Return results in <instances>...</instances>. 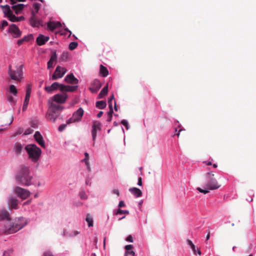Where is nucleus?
<instances>
[{
    "instance_id": "37",
    "label": "nucleus",
    "mask_w": 256,
    "mask_h": 256,
    "mask_svg": "<svg viewBox=\"0 0 256 256\" xmlns=\"http://www.w3.org/2000/svg\"><path fill=\"white\" fill-rule=\"evenodd\" d=\"M124 256H135V253L133 250L126 251Z\"/></svg>"
},
{
    "instance_id": "56",
    "label": "nucleus",
    "mask_w": 256,
    "mask_h": 256,
    "mask_svg": "<svg viewBox=\"0 0 256 256\" xmlns=\"http://www.w3.org/2000/svg\"><path fill=\"white\" fill-rule=\"evenodd\" d=\"M114 99V94H112L110 98V99L108 100V105L110 104H112V100Z\"/></svg>"
},
{
    "instance_id": "48",
    "label": "nucleus",
    "mask_w": 256,
    "mask_h": 256,
    "mask_svg": "<svg viewBox=\"0 0 256 256\" xmlns=\"http://www.w3.org/2000/svg\"><path fill=\"white\" fill-rule=\"evenodd\" d=\"M30 95L26 94V96H25L24 102L28 103L30 98Z\"/></svg>"
},
{
    "instance_id": "27",
    "label": "nucleus",
    "mask_w": 256,
    "mask_h": 256,
    "mask_svg": "<svg viewBox=\"0 0 256 256\" xmlns=\"http://www.w3.org/2000/svg\"><path fill=\"white\" fill-rule=\"evenodd\" d=\"M108 92V86L106 85L102 89V90L100 91V92L98 94V98H102L104 96H105L107 94Z\"/></svg>"
},
{
    "instance_id": "59",
    "label": "nucleus",
    "mask_w": 256,
    "mask_h": 256,
    "mask_svg": "<svg viewBox=\"0 0 256 256\" xmlns=\"http://www.w3.org/2000/svg\"><path fill=\"white\" fill-rule=\"evenodd\" d=\"M44 256H52V254L50 252H47L44 254Z\"/></svg>"
},
{
    "instance_id": "16",
    "label": "nucleus",
    "mask_w": 256,
    "mask_h": 256,
    "mask_svg": "<svg viewBox=\"0 0 256 256\" xmlns=\"http://www.w3.org/2000/svg\"><path fill=\"white\" fill-rule=\"evenodd\" d=\"M36 141L42 148H45V142L42 136L39 132H36L34 134Z\"/></svg>"
},
{
    "instance_id": "36",
    "label": "nucleus",
    "mask_w": 256,
    "mask_h": 256,
    "mask_svg": "<svg viewBox=\"0 0 256 256\" xmlns=\"http://www.w3.org/2000/svg\"><path fill=\"white\" fill-rule=\"evenodd\" d=\"M32 91V86L30 84H28L26 86V94L30 95Z\"/></svg>"
},
{
    "instance_id": "30",
    "label": "nucleus",
    "mask_w": 256,
    "mask_h": 256,
    "mask_svg": "<svg viewBox=\"0 0 256 256\" xmlns=\"http://www.w3.org/2000/svg\"><path fill=\"white\" fill-rule=\"evenodd\" d=\"M84 156H85V158L84 159L82 160L83 162H84L86 166V167H87V169L88 171H90V164H89V162H88V158H89V156H88V152H85L84 153Z\"/></svg>"
},
{
    "instance_id": "23",
    "label": "nucleus",
    "mask_w": 256,
    "mask_h": 256,
    "mask_svg": "<svg viewBox=\"0 0 256 256\" xmlns=\"http://www.w3.org/2000/svg\"><path fill=\"white\" fill-rule=\"evenodd\" d=\"M129 191L136 198H139L142 196V191L138 188H132L129 189Z\"/></svg>"
},
{
    "instance_id": "40",
    "label": "nucleus",
    "mask_w": 256,
    "mask_h": 256,
    "mask_svg": "<svg viewBox=\"0 0 256 256\" xmlns=\"http://www.w3.org/2000/svg\"><path fill=\"white\" fill-rule=\"evenodd\" d=\"M8 100L14 104H15V103H16V101L12 96H8Z\"/></svg>"
},
{
    "instance_id": "41",
    "label": "nucleus",
    "mask_w": 256,
    "mask_h": 256,
    "mask_svg": "<svg viewBox=\"0 0 256 256\" xmlns=\"http://www.w3.org/2000/svg\"><path fill=\"white\" fill-rule=\"evenodd\" d=\"M80 196L82 199L86 200L87 198V196L84 192H82L80 193Z\"/></svg>"
},
{
    "instance_id": "42",
    "label": "nucleus",
    "mask_w": 256,
    "mask_h": 256,
    "mask_svg": "<svg viewBox=\"0 0 256 256\" xmlns=\"http://www.w3.org/2000/svg\"><path fill=\"white\" fill-rule=\"evenodd\" d=\"M197 190L200 192L206 194L209 192L208 190H204L200 188H198Z\"/></svg>"
},
{
    "instance_id": "53",
    "label": "nucleus",
    "mask_w": 256,
    "mask_h": 256,
    "mask_svg": "<svg viewBox=\"0 0 256 256\" xmlns=\"http://www.w3.org/2000/svg\"><path fill=\"white\" fill-rule=\"evenodd\" d=\"M28 104V103L25 102H24V104H23V106H22V110L24 111L26 110L27 109Z\"/></svg>"
},
{
    "instance_id": "21",
    "label": "nucleus",
    "mask_w": 256,
    "mask_h": 256,
    "mask_svg": "<svg viewBox=\"0 0 256 256\" xmlns=\"http://www.w3.org/2000/svg\"><path fill=\"white\" fill-rule=\"evenodd\" d=\"M50 39L48 36H44L42 34H40L36 38V42L38 45L42 46L47 42Z\"/></svg>"
},
{
    "instance_id": "46",
    "label": "nucleus",
    "mask_w": 256,
    "mask_h": 256,
    "mask_svg": "<svg viewBox=\"0 0 256 256\" xmlns=\"http://www.w3.org/2000/svg\"><path fill=\"white\" fill-rule=\"evenodd\" d=\"M33 132V130L31 128H28L26 130V131L24 132V134L25 135H28V134H32Z\"/></svg>"
},
{
    "instance_id": "20",
    "label": "nucleus",
    "mask_w": 256,
    "mask_h": 256,
    "mask_svg": "<svg viewBox=\"0 0 256 256\" xmlns=\"http://www.w3.org/2000/svg\"><path fill=\"white\" fill-rule=\"evenodd\" d=\"M66 82L71 84H76L78 82V80L74 77L72 74H68L64 78Z\"/></svg>"
},
{
    "instance_id": "15",
    "label": "nucleus",
    "mask_w": 256,
    "mask_h": 256,
    "mask_svg": "<svg viewBox=\"0 0 256 256\" xmlns=\"http://www.w3.org/2000/svg\"><path fill=\"white\" fill-rule=\"evenodd\" d=\"M30 22L31 26L34 28H38L42 26V22L37 18L36 16H30Z\"/></svg>"
},
{
    "instance_id": "52",
    "label": "nucleus",
    "mask_w": 256,
    "mask_h": 256,
    "mask_svg": "<svg viewBox=\"0 0 256 256\" xmlns=\"http://www.w3.org/2000/svg\"><path fill=\"white\" fill-rule=\"evenodd\" d=\"M56 54L54 53L51 56L50 60H52V62H54V60L56 59Z\"/></svg>"
},
{
    "instance_id": "2",
    "label": "nucleus",
    "mask_w": 256,
    "mask_h": 256,
    "mask_svg": "<svg viewBox=\"0 0 256 256\" xmlns=\"http://www.w3.org/2000/svg\"><path fill=\"white\" fill-rule=\"evenodd\" d=\"M63 109V106L54 104L49 100L48 108L46 115V118L50 122H54Z\"/></svg>"
},
{
    "instance_id": "44",
    "label": "nucleus",
    "mask_w": 256,
    "mask_h": 256,
    "mask_svg": "<svg viewBox=\"0 0 256 256\" xmlns=\"http://www.w3.org/2000/svg\"><path fill=\"white\" fill-rule=\"evenodd\" d=\"M80 234L79 232H78L77 230H74V231L70 233V236H76L77 234Z\"/></svg>"
},
{
    "instance_id": "57",
    "label": "nucleus",
    "mask_w": 256,
    "mask_h": 256,
    "mask_svg": "<svg viewBox=\"0 0 256 256\" xmlns=\"http://www.w3.org/2000/svg\"><path fill=\"white\" fill-rule=\"evenodd\" d=\"M124 206H125V204H124V202L122 200L120 201L119 202V204H118V206L120 208H122V207H124Z\"/></svg>"
},
{
    "instance_id": "51",
    "label": "nucleus",
    "mask_w": 256,
    "mask_h": 256,
    "mask_svg": "<svg viewBox=\"0 0 256 256\" xmlns=\"http://www.w3.org/2000/svg\"><path fill=\"white\" fill-rule=\"evenodd\" d=\"M126 240L128 241V242H133V238L132 237V236L130 235L128 236L127 238H126Z\"/></svg>"
},
{
    "instance_id": "35",
    "label": "nucleus",
    "mask_w": 256,
    "mask_h": 256,
    "mask_svg": "<svg viewBox=\"0 0 256 256\" xmlns=\"http://www.w3.org/2000/svg\"><path fill=\"white\" fill-rule=\"evenodd\" d=\"M78 43L76 42H72L69 44V49L70 50H74L78 46Z\"/></svg>"
},
{
    "instance_id": "55",
    "label": "nucleus",
    "mask_w": 256,
    "mask_h": 256,
    "mask_svg": "<svg viewBox=\"0 0 256 256\" xmlns=\"http://www.w3.org/2000/svg\"><path fill=\"white\" fill-rule=\"evenodd\" d=\"M26 0H10L12 4H16L17 2H24Z\"/></svg>"
},
{
    "instance_id": "39",
    "label": "nucleus",
    "mask_w": 256,
    "mask_h": 256,
    "mask_svg": "<svg viewBox=\"0 0 256 256\" xmlns=\"http://www.w3.org/2000/svg\"><path fill=\"white\" fill-rule=\"evenodd\" d=\"M110 111L108 112V114L110 116V118H112V114L113 113L112 105V104H109Z\"/></svg>"
},
{
    "instance_id": "49",
    "label": "nucleus",
    "mask_w": 256,
    "mask_h": 256,
    "mask_svg": "<svg viewBox=\"0 0 256 256\" xmlns=\"http://www.w3.org/2000/svg\"><path fill=\"white\" fill-rule=\"evenodd\" d=\"M132 247H133L132 245L128 244L125 246V248L126 250V251H129L132 249Z\"/></svg>"
},
{
    "instance_id": "12",
    "label": "nucleus",
    "mask_w": 256,
    "mask_h": 256,
    "mask_svg": "<svg viewBox=\"0 0 256 256\" xmlns=\"http://www.w3.org/2000/svg\"><path fill=\"white\" fill-rule=\"evenodd\" d=\"M8 31L14 38H18L21 36L20 30L14 24H12L10 26Z\"/></svg>"
},
{
    "instance_id": "43",
    "label": "nucleus",
    "mask_w": 256,
    "mask_h": 256,
    "mask_svg": "<svg viewBox=\"0 0 256 256\" xmlns=\"http://www.w3.org/2000/svg\"><path fill=\"white\" fill-rule=\"evenodd\" d=\"M12 252V250H10L4 251L3 254V256H10V254Z\"/></svg>"
},
{
    "instance_id": "9",
    "label": "nucleus",
    "mask_w": 256,
    "mask_h": 256,
    "mask_svg": "<svg viewBox=\"0 0 256 256\" xmlns=\"http://www.w3.org/2000/svg\"><path fill=\"white\" fill-rule=\"evenodd\" d=\"M14 192L23 200L27 198L30 195V192L27 190L20 187H16L14 190Z\"/></svg>"
},
{
    "instance_id": "62",
    "label": "nucleus",
    "mask_w": 256,
    "mask_h": 256,
    "mask_svg": "<svg viewBox=\"0 0 256 256\" xmlns=\"http://www.w3.org/2000/svg\"><path fill=\"white\" fill-rule=\"evenodd\" d=\"M103 114V112L102 111H100L97 114V116L98 118H100L102 116V114Z\"/></svg>"
},
{
    "instance_id": "22",
    "label": "nucleus",
    "mask_w": 256,
    "mask_h": 256,
    "mask_svg": "<svg viewBox=\"0 0 256 256\" xmlns=\"http://www.w3.org/2000/svg\"><path fill=\"white\" fill-rule=\"evenodd\" d=\"M10 220V214L6 210H0V220Z\"/></svg>"
},
{
    "instance_id": "18",
    "label": "nucleus",
    "mask_w": 256,
    "mask_h": 256,
    "mask_svg": "<svg viewBox=\"0 0 256 256\" xmlns=\"http://www.w3.org/2000/svg\"><path fill=\"white\" fill-rule=\"evenodd\" d=\"M61 84L57 82H54L51 86L45 87L46 90L48 93H52L53 91L59 89L61 87Z\"/></svg>"
},
{
    "instance_id": "5",
    "label": "nucleus",
    "mask_w": 256,
    "mask_h": 256,
    "mask_svg": "<svg viewBox=\"0 0 256 256\" xmlns=\"http://www.w3.org/2000/svg\"><path fill=\"white\" fill-rule=\"evenodd\" d=\"M26 224V223L24 222L23 218H20L16 222L12 225L5 226L3 232L6 234H14L22 228Z\"/></svg>"
},
{
    "instance_id": "47",
    "label": "nucleus",
    "mask_w": 256,
    "mask_h": 256,
    "mask_svg": "<svg viewBox=\"0 0 256 256\" xmlns=\"http://www.w3.org/2000/svg\"><path fill=\"white\" fill-rule=\"evenodd\" d=\"M66 124H61L58 127V130L60 132L64 130L66 127Z\"/></svg>"
},
{
    "instance_id": "25",
    "label": "nucleus",
    "mask_w": 256,
    "mask_h": 256,
    "mask_svg": "<svg viewBox=\"0 0 256 256\" xmlns=\"http://www.w3.org/2000/svg\"><path fill=\"white\" fill-rule=\"evenodd\" d=\"M32 7V9L31 10V16H36L40 8V4L38 3H34Z\"/></svg>"
},
{
    "instance_id": "24",
    "label": "nucleus",
    "mask_w": 256,
    "mask_h": 256,
    "mask_svg": "<svg viewBox=\"0 0 256 256\" xmlns=\"http://www.w3.org/2000/svg\"><path fill=\"white\" fill-rule=\"evenodd\" d=\"M8 204L12 208H16L18 205V200L12 196H10L8 200Z\"/></svg>"
},
{
    "instance_id": "34",
    "label": "nucleus",
    "mask_w": 256,
    "mask_h": 256,
    "mask_svg": "<svg viewBox=\"0 0 256 256\" xmlns=\"http://www.w3.org/2000/svg\"><path fill=\"white\" fill-rule=\"evenodd\" d=\"M115 214H116V215L122 214H129V211L128 210H120V209H118L115 212Z\"/></svg>"
},
{
    "instance_id": "54",
    "label": "nucleus",
    "mask_w": 256,
    "mask_h": 256,
    "mask_svg": "<svg viewBox=\"0 0 256 256\" xmlns=\"http://www.w3.org/2000/svg\"><path fill=\"white\" fill-rule=\"evenodd\" d=\"M8 25V22L6 20H4L2 22V28H4Z\"/></svg>"
},
{
    "instance_id": "19",
    "label": "nucleus",
    "mask_w": 256,
    "mask_h": 256,
    "mask_svg": "<svg viewBox=\"0 0 256 256\" xmlns=\"http://www.w3.org/2000/svg\"><path fill=\"white\" fill-rule=\"evenodd\" d=\"M61 87L60 88V90L62 92H73L76 90L78 88V86H66L63 84H61Z\"/></svg>"
},
{
    "instance_id": "7",
    "label": "nucleus",
    "mask_w": 256,
    "mask_h": 256,
    "mask_svg": "<svg viewBox=\"0 0 256 256\" xmlns=\"http://www.w3.org/2000/svg\"><path fill=\"white\" fill-rule=\"evenodd\" d=\"M208 182L206 186L208 190H214L218 188L220 185L218 184L216 180L214 178V174L208 172L207 174Z\"/></svg>"
},
{
    "instance_id": "58",
    "label": "nucleus",
    "mask_w": 256,
    "mask_h": 256,
    "mask_svg": "<svg viewBox=\"0 0 256 256\" xmlns=\"http://www.w3.org/2000/svg\"><path fill=\"white\" fill-rule=\"evenodd\" d=\"M112 193L113 194H116L117 196H119L120 195V193H119V191L117 189H114L112 190Z\"/></svg>"
},
{
    "instance_id": "38",
    "label": "nucleus",
    "mask_w": 256,
    "mask_h": 256,
    "mask_svg": "<svg viewBox=\"0 0 256 256\" xmlns=\"http://www.w3.org/2000/svg\"><path fill=\"white\" fill-rule=\"evenodd\" d=\"M121 123L126 127V130L129 129V124L127 120H122Z\"/></svg>"
},
{
    "instance_id": "17",
    "label": "nucleus",
    "mask_w": 256,
    "mask_h": 256,
    "mask_svg": "<svg viewBox=\"0 0 256 256\" xmlns=\"http://www.w3.org/2000/svg\"><path fill=\"white\" fill-rule=\"evenodd\" d=\"M48 29L50 31H54L56 28L62 27V24L59 22H47Z\"/></svg>"
},
{
    "instance_id": "60",
    "label": "nucleus",
    "mask_w": 256,
    "mask_h": 256,
    "mask_svg": "<svg viewBox=\"0 0 256 256\" xmlns=\"http://www.w3.org/2000/svg\"><path fill=\"white\" fill-rule=\"evenodd\" d=\"M138 184L139 186H141L142 185V178H139L138 179Z\"/></svg>"
},
{
    "instance_id": "13",
    "label": "nucleus",
    "mask_w": 256,
    "mask_h": 256,
    "mask_svg": "<svg viewBox=\"0 0 256 256\" xmlns=\"http://www.w3.org/2000/svg\"><path fill=\"white\" fill-rule=\"evenodd\" d=\"M102 87L100 81L97 79L94 80L89 88V90L92 93L96 92Z\"/></svg>"
},
{
    "instance_id": "10",
    "label": "nucleus",
    "mask_w": 256,
    "mask_h": 256,
    "mask_svg": "<svg viewBox=\"0 0 256 256\" xmlns=\"http://www.w3.org/2000/svg\"><path fill=\"white\" fill-rule=\"evenodd\" d=\"M66 69L65 68L58 66L56 68L55 72L52 76V79L56 80L58 78H62L64 74L66 72Z\"/></svg>"
},
{
    "instance_id": "3",
    "label": "nucleus",
    "mask_w": 256,
    "mask_h": 256,
    "mask_svg": "<svg viewBox=\"0 0 256 256\" xmlns=\"http://www.w3.org/2000/svg\"><path fill=\"white\" fill-rule=\"evenodd\" d=\"M16 178L23 185L28 186L32 184V177L30 175V170L28 167L22 168L16 176Z\"/></svg>"
},
{
    "instance_id": "28",
    "label": "nucleus",
    "mask_w": 256,
    "mask_h": 256,
    "mask_svg": "<svg viewBox=\"0 0 256 256\" xmlns=\"http://www.w3.org/2000/svg\"><path fill=\"white\" fill-rule=\"evenodd\" d=\"M100 72L104 77H106L108 74V72L107 68L102 64H100Z\"/></svg>"
},
{
    "instance_id": "32",
    "label": "nucleus",
    "mask_w": 256,
    "mask_h": 256,
    "mask_svg": "<svg viewBox=\"0 0 256 256\" xmlns=\"http://www.w3.org/2000/svg\"><path fill=\"white\" fill-rule=\"evenodd\" d=\"M9 92L16 96L18 93L16 88L13 84L10 85L9 87Z\"/></svg>"
},
{
    "instance_id": "50",
    "label": "nucleus",
    "mask_w": 256,
    "mask_h": 256,
    "mask_svg": "<svg viewBox=\"0 0 256 256\" xmlns=\"http://www.w3.org/2000/svg\"><path fill=\"white\" fill-rule=\"evenodd\" d=\"M26 37H25V38H22V39L19 40L18 41V45H20V44H22V42H23L24 41L26 40Z\"/></svg>"
},
{
    "instance_id": "31",
    "label": "nucleus",
    "mask_w": 256,
    "mask_h": 256,
    "mask_svg": "<svg viewBox=\"0 0 256 256\" xmlns=\"http://www.w3.org/2000/svg\"><path fill=\"white\" fill-rule=\"evenodd\" d=\"M106 102L104 100L98 101L96 102V106L100 109H103L106 106Z\"/></svg>"
},
{
    "instance_id": "8",
    "label": "nucleus",
    "mask_w": 256,
    "mask_h": 256,
    "mask_svg": "<svg viewBox=\"0 0 256 256\" xmlns=\"http://www.w3.org/2000/svg\"><path fill=\"white\" fill-rule=\"evenodd\" d=\"M84 111L83 109L82 108H80L73 114L72 116L68 120L66 124H70L80 121L84 115Z\"/></svg>"
},
{
    "instance_id": "6",
    "label": "nucleus",
    "mask_w": 256,
    "mask_h": 256,
    "mask_svg": "<svg viewBox=\"0 0 256 256\" xmlns=\"http://www.w3.org/2000/svg\"><path fill=\"white\" fill-rule=\"evenodd\" d=\"M23 65L21 64L18 66L16 70L12 69L11 66H10L8 70V74L13 80L20 82L23 78Z\"/></svg>"
},
{
    "instance_id": "14",
    "label": "nucleus",
    "mask_w": 256,
    "mask_h": 256,
    "mask_svg": "<svg viewBox=\"0 0 256 256\" xmlns=\"http://www.w3.org/2000/svg\"><path fill=\"white\" fill-rule=\"evenodd\" d=\"M100 130V122H93L92 130V135L94 143V141H95L96 137L97 131Z\"/></svg>"
},
{
    "instance_id": "63",
    "label": "nucleus",
    "mask_w": 256,
    "mask_h": 256,
    "mask_svg": "<svg viewBox=\"0 0 256 256\" xmlns=\"http://www.w3.org/2000/svg\"><path fill=\"white\" fill-rule=\"evenodd\" d=\"M210 238V232H208V234L206 236V240H208Z\"/></svg>"
},
{
    "instance_id": "64",
    "label": "nucleus",
    "mask_w": 256,
    "mask_h": 256,
    "mask_svg": "<svg viewBox=\"0 0 256 256\" xmlns=\"http://www.w3.org/2000/svg\"><path fill=\"white\" fill-rule=\"evenodd\" d=\"M206 163L208 165H212V162H206Z\"/></svg>"
},
{
    "instance_id": "26",
    "label": "nucleus",
    "mask_w": 256,
    "mask_h": 256,
    "mask_svg": "<svg viewBox=\"0 0 256 256\" xmlns=\"http://www.w3.org/2000/svg\"><path fill=\"white\" fill-rule=\"evenodd\" d=\"M187 244L190 246L191 248L192 249L194 254V255H196V252L200 255L201 254V252L199 250H196V248L195 245L193 244L192 240H188L186 241Z\"/></svg>"
},
{
    "instance_id": "45",
    "label": "nucleus",
    "mask_w": 256,
    "mask_h": 256,
    "mask_svg": "<svg viewBox=\"0 0 256 256\" xmlns=\"http://www.w3.org/2000/svg\"><path fill=\"white\" fill-rule=\"evenodd\" d=\"M53 63H54V62H52V60H49L48 62V68L50 69V68H52L53 67Z\"/></svg>"
},
{
    "instance_id": "1",
    "label": "nucleus",
    "mask_w": 256,
    "mask_h": 256,
    "mask_svg": "<svg viewBox=\"0 0 256 256\" xmlns=\"http://www.w3.org/2000/svg\"><path fill=\"white\" fill-rule=\"evenodd\" d=\"M12 4V6L7 4L5 6L0 5V7L2 8L4 15L8 20L12 22H18L24 20L25 18L24 16H16L14 13L17 15L21 14L25 7V5L21 4Z\"/></svg>"
},
{
    "instance_id": "29",
    "label": "nucleus",
    "mask_w": 256,
    "mask_h": 256,
    "mask_svg": "<svg viewBox=\"0 0 256 256\" xmlns=\"http://www.w3.org/2000/svg\"><path fill=\"white\" fill-rule=\"evenodd\" d=\"M22 145L20 144H16L14 147V150L16 154H20L22 152Z\"/></svg>"
},
{
    "instance_id": "33",
    "label": "nucleus",
    "mask_w": 256,
    "mask_h": 256,
    "mask_svg": "<svg viewBox=\"0 0 256 256\" xmlns=\"http://www.w3.org/2000/svg\"><path fill=\"white\" fill-rule=\"evenodd\" d=\"M86 221L88 224V226L91 227L93 226L92 218L90 214H88L86 218Z\"/></svg>"
},
{
    "instance_id": "11",
    "label": "nucleus",
    "mask_w": 256,
    "mask_h": 256,
    "mask_svg": "<svg viewBox=\"0 0 256 256\" xmlns=\"http://www.w3.org/2000/svg\"><path fill=\"white\" fill-rule=\"evenodd\" d=\"M68 98V94L66 93L58 94H55L50 100V102H55L60 104L64 103Z\"/></svg>"
},
{
    "instance_id": "4",
    "label": "nucleus",
    "mask_w": 256,
    "mask_h": 256,
    "mask_svg": "<svg viewBox=\"0 0 256 256\" xmlns=\"http://www.w3.org/2000/svg\"><path fill=\"white\" fill-rule=\"evenodd\" d=\"M29 158L34 162H36L39 159L41 154V150L34 144H30L25 147Z\"/></svg>"
},
{
    "instance_id": "61",
    "label": "nucleus",
    "mask_w": 256,
    "mask_h": 256,
    "mask_svg": "<svg viewBox=\"0 0 256 256\" xmlns=\"http://www.w3.org/2000/svg\"><path fill=\"white\" fill-rule=\"evenodd\" d=\"M68 55V52H63V54H62V58H64V59L67 58Z\"/></svg>"
}]
</instances>
